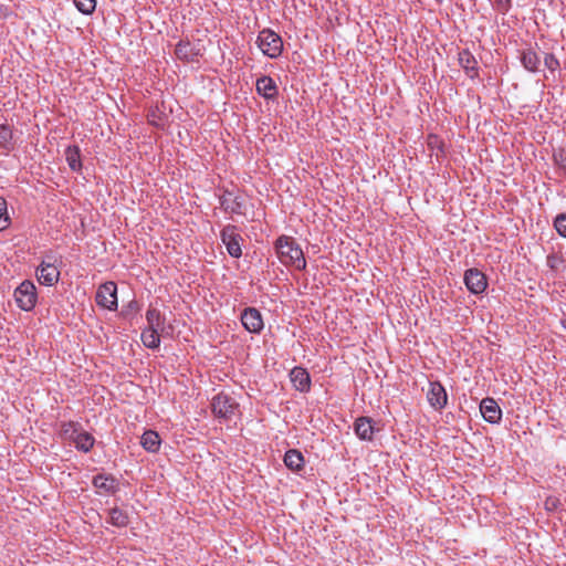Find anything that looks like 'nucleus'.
<instances>
[{"label":"nucleus","mask_w":566,"mask_h":566,"mask_svg":"<svg viewBox=\"0 0 566 566\" xmlns=\"http://www.w3.org/2000/svg\"><path fill=\"white\" fill-rule=\"evenodd\" d=\"M160 336L161 334L157 333L156 329H144L142 332V342L143 344L150 349H156L160 345Z\"/></svg>","instance_id":"obj_26"},{"label":"nucleus","mask_w":566,"mask_h":566,"mask_svg":"<svg viewBox=\"0 0 566 566\" xmlns=\"http://www.w3.org/2000/svg\"><path fill=\"white\" fill-rule=\"evenodd\" d=\"M355 433L361 440L370 441L374 436V426L370 418L360 417L355 421Z\"/></svg>","instance_id":"obj_20"},{"label":"nucleus","mask_w":566,"mask_h":566,"mask_svg":"<svg viewBox=\"0 0 566 566\" xmlns=\"http://www.w3.org/2000/svg\"><path fill=\"white\" fill-rule=\"evenodd\" d=\"M241 323L244 328L250 333H260L263 327V318L259 310L254 307H247L241 314Z\"/></svg>","instance_id":"obj_10"},{"label":"nucleus","mask_w":566,"mask_h":566,"mask_svg":"<svg viewBox=\"0 0 566 566\" xmlns=\"http://www.w3.org/2000/svg\"><path fill=\"white\" fill-rule=\"evenodd\" d=\"M512 0H496L497 10L505 13L511 8Z\"/></svg>","instance_id":"obj_35"},{"label":"nucleus","mask_w":566,"mask_h":566,"mask_svg":"<svg viewBox=\"0 0 566 566\" xmlns=\"http://www.w3.org/2000/svg\"><path fill=\"white\" fill-rule=\"evenodd\" d=\"M521 63L527 71L535 73L538 71L541 60L533 49H527L521 53Z\"/></svg>","instance_id":"obj_23"},{"label":"nucleus","mask_w":566,"mask_h":566,"mask_svg":"<svg viewBox=\"0 0 566 566\" xmlns=\"http://www.w3.org/2000/svg\"><path fill=\"white\" fill-rule=\"evenodd\" d=\"M554 228L560 237L566 238V213L556 216L554 219Z\"/></svg>","instance_id":"obj_31"},{"label":"nucleus","mask_w":566,"mask_h":566,"mask_svg":"<svg viewBox=\"0 0 566 566\" xmlns=\"http://www.w3.org/2000/svg\"><path fill=\"white\" fill-rule=\"evenodd\" d=\"M290 379L296 390L301 392L310 391L311 377L305 368L294 367L290 373Z\"/></svg>","instance_id":"obj_16"},{"label":"nucleus","mask_w":566,"mask_h":566,"mask_svg":"<svg viewBox=\"0 0 566 566\" xmlns=\"http://www.w3.org/2000/svg\"><path fill=\"white\" fill-rule=\"evenodd\" d=\"M427 146L429 148V150L431 151V156H436L437 159H439L440 156L443 155L444 153V144L442 142V139L434 135V134H429L428 137H427Z\"/></svg>","instance_id":"obj_27"},{"label":"nucleus","mask_w":566,"mask_h":566,"mask_svg":"<svg viewBox=\"0 0 566 566\" xmlns=\"http://www.w3.org/2000/svg\"><path fill=\"white\" fill-rule=\"evenodd\" d=\"M464 284L472 294H482L488 287L485 274L476 268H472L464 273Z\"/></svg>","instance_id":"obj_7"},{"label":"nucleus","mask_w":566,"mask_h":566,"mask_svg":"<svg viewBox=\"0 0 566 566\" xmlns=\"http://www.w3.org/2000/svg\"><path fill=\"white\" fill-rule=\"evenodd\" d=\"M146 321L147 327L146 329H156L157 333L161 335L167 334V327L165 325L166 318L161 315L160 311L156 307H149L146 311Z\"/></svg>","instance_id":"obj_17"},{"label":"nucleus","mask_w":566,"mask_h":566,"mask_svg":"<svg viewBox=\"0 0 566 566\" xmlns=\"http://www.w3.org/2000/svg\"><path fill=\"white\" fill-rule=\"evenodd\" d=\"M256 44L262 53L270 59H277L283 51L282 38L271 29H263L259 32Z\"/></svg>","instance_id":"obj_2"},{"label":"nucleus","mask_w":566,"mask_h":566,"mask_svg":"<svg viewBox=\"0 0 566 566\" xmlns=\"http://www.w3.org/2000/svg\"><path fill=\"white\" fill-rule=\"evenodd\" d=\"M284 464L292 471H300L304 467V458L301 451L290 449L285 452Z\"/></svg>","instance_id":"obj_22"},{"label":"nucleus","mask_w":566,"mask_h":566,"mask_svg":"<svg viewBox=\"0 0 566 566\" xmlns=\"http://www.w3.org/2000/svg\"><path fill=\"white\" fill-rule=\"evenodd\" d=\"M544 64L549 71H555L559 67V61L553 53L545 54Z\"/></svg>","instance_id":"obj_33"},{"label":"nucleus","mask_w":566,"mask_h":566,"mask_svg":"<svg viewBox=\"0 0 566 566\" xmlns=\"http://www.w3.org/2000/svg\"><path fill=\"white\" fill-rule=\"evenodd\" d=\"M95 301L98 306L115 311L117 308V285L114 282H105L96 292Z\"/></svg>","instance_id":"obj_6"},{"label":"nucleus","mask_w":566,"mask_h":566,"mask_svg":"<svg viewBox=\"0 0 566 566\" xmlns=\"http://www.w3.org/2000/svg\"><path fill=\"white\" fill-rule=\"evenodd\" d=\"M108 515L109 523L117 527H125L129 522L127 513L118 507L109 510Z\"/></svg>","instance_id":"obj_28"},{"label":"nucleus","mask_w":566,"mask_h":566,"mask_svg":"<svg viewBox=\"0 0 566 566\" xmlns=\"http://www.w3.org/2000/svg\"><path fill=\"white\" fill-rule=\"evenodd\" d=\"M238 408V402L228 394L219 392L211 400L213 415L220 419H231Z\"/></svg>","instance_id":"obj_4"},{"label":"nucleus","mask_w":566,"mask_h":566,"mask_svg":"<svg viewBox=\"0 0 566 566\" xmlns=\"http://www.w3.org/2000/svg\"><path fill=\"white\" fill-rule=\"evenodd\" d=\"M459 63L469 77L478 76V61L469 50L459 53Z\"/></svg>","instance_id":"obj_19"},{"label":"nucleus","mask_w":566,"mask_h":566,"mask_svg":"<svg viewBox=\"0 0 566 566\" xmlns=\"http://www.w3.org/2000/svg\"><path fill=\"white\" fill-rule=\"evenodd\" d=\"M427 400L434 410H442L448 402V394L440 381H430Z\"/></svg>","instance_id":"obj_8"},{"label":"nucleus","mask_w":566,"mask_h":566,"mask_svg":"<svg viewBox=\"0 0 566 566\" xmlns=\"http://www.w3.org/2000/svg\"><path fill=\"white\" fill-rule=\"evenodd\" d=\"M222 243L226 245L230 256L239 259L242 255L241 243L243 241L238 227L227 224L220 232Z\"/></svg>","instance_id":"obj_5"},{"label":"nucleus","mask_w":566,"mask_h":566,"mask_svg":"<svg viewBox=\"0 0 566 566\" xmlns=\"http://www.w3.org/2000/svg\"><path fill=\"white\" fill-rule=\"evenodd\" d=\"M62 434L72 439L80 430H78V424L75 423V422H64L62 424Z\"/></svg>","instance_id":"obj_32"},{"label":"nucleus","mask_w":566,"mask_h":566,"mask_svg":"<svg viewBox=\"0 0 566 566\" xmlns=\"http://www.w3.org/2000/svg\"><path fill=\"white\" fill-rule=\"evenodd\" d=\"M11 224V219L8 213L7 201L0 197V231L8 229Z\"/></svg>","instance_id":"obj_29"},{"label":"nucleus","mask_w":566,"mask_h":566,"mask_svg":"<svg viewBox=\"0 0 566 566\" xmlns=\"http://www.w3.org/2000/svg\"><path fill=\"white\" fill-rule=\"evenodd\" d=\"M17 140L13 126L3 123L0 124V149L4 154H10L15 149Z\"/></svg>","instance_id":"obj_15"},{"label":"nucleus","mask_w":566,"mask_h":566,"mask_svg":"<svg viewBox=\"0 0 566 566\" xmlns=\"http://www.w3.org/2000/svg\"><path fill=\"white\" fill-rule=\"evenodd\" d=\"M148 120H149L150 124H153V125H155L157 127L164 126V123H163L161 118L156 115L155 111H151L148 114Z\"/></svg>","instance_id":"obj_34"},{"label":"nucleus","mask_w":566,"mask_h":566,"mask_svg":"<svg viewBox=\"0 0 566 566\" xmlns=\"http://www.w3.org/2000/svg\"><path fill=\"white\" fill-rule=\"evenodd\" d=\"M14 300L18 307L22 311H32L38 302V293L34 283L30 280H24L14 290Z\"/></svg>","instance_id":"obj_3"},{"label":"nucleus","mask_w":566,"mask_h":566,"mask_svg":"<svg viewBox=\"0 0 566 566\" xmlns=\"http://www.w3.org/2000/svg\"><path fill=\"white\" fill-rule=\"evenodd\" d=\"M36 279L40 284L52 286L59 281L60 271L54 263L43 260L36 269Z\"/></svg>","instance_id":"obj_11"},{"label":"nucleus","mask_w":566,"mask_h":566,"mask_svg":"<svg viewBox=\"0 0 566 566\" xmlns=\"http://www.w3.org/2000/svg\"><path fill=\"white\" fill-rule=\"evenodd\" d=\"M275 251L282 264L300 271L306 268L303 250L293 238L280 235L275 241Z\"/></svg>","instance_id":"obj_1"},{"label":"nucleus","mask_w":566,"mask_h":566,"mask_svg":"<svg viewBox=\"0 0 566 566\" xmlns=\"http://www.w3.org/2000/svg\"><path fill=\"white\" fill-rule=\"evenodd\" d=\"M140 444L146 451L156 453L160 449L161 439L158 432L146 430L140 438Z\"/></svg>","instance_id":"obj_21"},{"label":"nucleus","mask_w":566,"mask_h":566,"mask_svg":"<svg viewBox=\"0 0 566 566\" xmlns=\"http://www.w3.org/2000/svg\"><path fill=\"white\" fill-rule=\"evenodd\" d=\"M74 4L83 14H92L96 8V0H74Z\"/></svg>","instance_id":"obj_30"},{"label":"nucleus","mask_w":566,"mask_h":566,"mask_svg":"<svg viewBox=\"0 0 566 566\" xmlns=\"http://www.w3.org/2000/svg\"><path fill=\"white\" fill-rule=\"evenodd\" d=\"M480 411L483 419L489 423H497L502 419V410L493 398L482 399Z\"/></svg>","instance_id":"obj_14"},{"label":"nucleus","mask_w":566,"mask_h":566,"mask_svg":"<svg viewBox=\"0 0 566 566\" xmlns=\"http://www.w3.org/2000/svg\"><path fill=\"white\" fill-rule=\"evenodd\" d=\"M175 54L179 60L195 62L201 55V48L199 44L181 40L176 45Z\"/></svg>","instance_id":"obj_13"},{"label":"nucleus","mask_w":566,"mask_h":566,"mask_svg":"<svg viewBox=\"0 0 566 566\" xmlns=\"http://www.w3.org/2000/svg\"><path fill=\"white\" fill-rule=\"evenodd\" d=\"M71 440L74 442L77 450L85 453L91 451L95 442V439L92 434L81 430Z\"/></svg>","instance_id":"obj_25"},{"label":"nucleus","mask_w":566,"mask_h":566,"mask_svg":"<svg viewBox=\"0 0 566 566\" xmlns=\"http://www.w3.org/2000/svg\"><path fill=\"white\" fill-rule=\"evenodd\" d=\"M64 155L69 167L73 171H80L82 168L80 147L76 145L69 146L66 147Z\"/></svg>","instance_id":"obj_24"},{"label":"nucleus","mask_w":566,"mask_h":566,"mask_svg":"<svg viewBox=\"0 0 566 566\" xmlns=\"http://www.w3.org/2000/svg\"><path fill=\"white\" fill-rule=\"evenodd\" d=\"M92 483L98 494H115L119 489L118 480L111 474H96Z\"/></svg>","instance_id":"obj_12"},{"label":"nucleus","mask_w":566,"mask_h":566,"mask_svg":"<svg viewBox=\"0 0 566 566\" xmlns=\"http://www.w3.org/2000/svg\"><path fill=\"white\" fill-rule=\"evenodd\" d=\"M255 88L265 99H274L279 94L274 80L266 75L256 80Z\"/></svg>","instance_id":"obj_18"},{"label":"nucleus","mask_w":566,"mask_h":566,"mask_svg":"<svg viewBox=\"0 0 566 566\" xmlns=\"http://www.w3.org/2000/svg\"><path fill=\"white\" fill-rule=\"evenodd\" d=\"M220 207L227 213L243 214L244 200L241 196L235 195L230 190H224L219 197Z\"/></svg>","instance_id":"obj_9"}]
</instances>
